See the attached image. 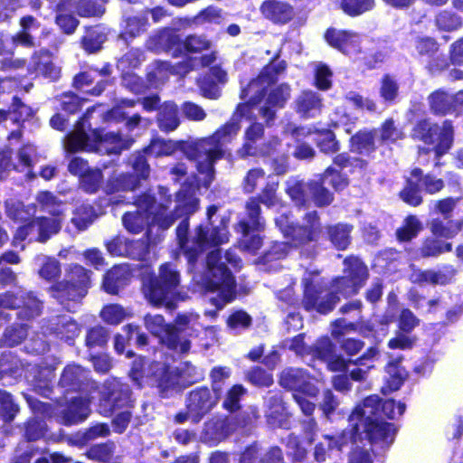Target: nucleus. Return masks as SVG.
<instances>
[{
    "label": "nucleus",
    "mask_w": 463,
    "mask_h": 463,
    "mask_svg": "<svg viewBox=\"0 0 463 463\" xmlns=\"http://www.w3.org/2000/svg\"><path fill=\"white\" fill-rule=\"evenodd\" d=\"M151 233H146L143 241L128 242L125 250H118V254H128L133 257L142 258L148 250V241L151 240Z\"/></svg>",
    "instance_id": "nucleus-48"
},
{
    "label": "nucleus",
    "mask_w": 463,
    "mask_h": 463,
    "mask_svg": "<svg viewBox=\"0 0 463 463\" xmlns=\"http://www.w3.org/2000/svg\"><path fill=\"white\" fill-rule=\"evenodd\" d=\"M9 393L0 390V415L5 420H12L17 411Z\"/></svg>",
    "instance_id": "nucleus-52"
},
{
    "label": "nucleus",
    "mask_w": 463,
    "mask_h": 463,
    "mask_svg": "<svg viewBox=\"0 0 463 463\" xmlns=\"http://www.w3.org/2000/svg\"><path fill=\"white\" fill-rule=\"evenodd\" d=\"M132 142V139L123 138L114 132L103 134L99 130L92 129L87 133L83 118L77 124L74 131L67 136L64 146L69 152L86 150L119 154L123 149L128 148Z\"/></svg>",
    "instance_id": "nucleus-4"
},
{
    "label": "nucleus",
    "mask_w": 463,
    "mask_h": 463,
    "mask_svg": "<svg viewBox=\"0 0 463 463\" xmlns=\"http://www.w3.org/2000/svg\"><path fill=\"white\" fill-rule=\"evenodd\" d=\"M11 155L9 147L0 152V178L6 177L11 170L23 171L33 165L35 149L30 144L23 146L17 152L18 164L13 162Z\"/></svg>",
    "instance_id": "nucleus-17"
},
{
    "label": "nucleus",
    "mask_w": 463,
    "mask_h": 463,
    "mask_svg": "<svg viewBox=\"0 0 463 463\" xmlns=\"http://www.w3.org/2000/svg\"><path fill=\"white\" fill-rule=\"evenodd\" d=\"M386 370L392 378L390 382L391 389L397 390L406 377L405 371L399 366L397 361L389 363Z\"/></svg>",
    "instance_id": "nucleus-57"
},
{
    "label": "nucleus",
    "mask_w": 463,
    "mask_h": 463,
    "mask_svg": "<svg viewBox=\"0 0 463 463\" xmlns=\"http://www.w3.org/2000/svg\"><path fill=\"white\" fill-rule=\"evenodd\" d=\"M89 403L90 402L83 398L73 400L65 415L67 421L72 424L85 420L90 413Z\"/></svg>",
    "instance_id": "nucleus-36"
},
{
    "label": "nucleus",
    "mask_w": 463,
    "mask_h": 463,
    "mask_svg": "<svg viewBox=\"0 0 463 463\" xmlns=\"http://www.w3.org/2000/svg\"><path fill=\"white\" fill-rule=\"evenodd\" d=\"M247 220L241 222V232H260L265 229V223L260 216V201L257 198H250L247 204Z\"/></svg>",
    "instance_id": "nucleus-25"
},
{
    "label": "nucleus",
    "mask_w": 463,
    "mask_h": 463,
    "mask_svg": "<svg viewBox=\"0 0 463 463\" xmlns=\"http://www.w3.org/2000/svg\"><path fill=\"white\" fill-rule=\"evenodd\" d=\"M197 185L184 184L175 195V214L167 212V206L156 203L149 194H144L137 200L138 210L135 213H127L122 218L123 224L128 232H136L144 229L148 223L157 224L160 229L170 228L178 216L189 215L197 211L199 200L195 196Z\"/></svg>",
    "instance_id": "nucleus-3"
},
{
    "label": "nucleus",
    "mask_w": 463,
    "mask_h": 463,
    "mask_svg": "<svg viewBox=\"0 0 463 463\" xmlns=\"http://www.w3.org/2000/svg\"><path fill=\"white\" fill-rule=\"evenodd\" d=\"M380 415V399L376 395L365 398L362 403L358 404L349 416V423L353 428L352 439L360 435V430L366 425H370L379 419Z\"/></svg>",
    "instance_id": "nucleus-16"
},
{
    "label": "nucleus",
    "mask_w": 463,
    "mask_h": 463,
    "mask_svg": "<svg viewBox=\"0 0 463 463\" xmlns=\"http://www.w3.org/2000/svg\"><path fill=\"white\" fill-rule=\"evenodd\" d=\"M238 243L242 250L255 253L262 245V238L258 233H242Z\"/></svg>",
    "instance_id": "nucleus-54"
},
{
    "label": "nucleus",
    "mask_w": 463,
    "mask_h": 463,
    "mask_svg": "<svg viewBox=\"0 0 463 463\" xmlns=\"http://www.w3.org/2000/svg\"><path fill=\"white\" fill-rule=\"evenodd\" d=\"M317 142L318 147L324 153H334L338 150V144L335 139V135L330 130L319 132Z\"/></svg>",
    "instance_id": "nucleus-53"
},
{
    "label": "nucleus",
    "mask_w": 463,
    "mask_h": 463,
    "mask_svg": "<svg viewBox=\"0 0 463 463\" xmlns=\"http://www.w3.org/2000/svg\"><path fill=\"white\" fill-rule=\"evenodd\" d=\"M85 378V371L75 364L68 365L62 372L60 383L63 387L73 388Z\"/></svg>",
    "instance_id": "nucleus-43"
},
{
    "label": "nucleus",
    "mask_w": 463,
    "mask_h": 463,
    "mask_svg": "<svg viewBox=\"0 0 463 463\" xmlns=\"http://www.w3.org/2000/svg\"><path fill=\"white\" fill-rule=\"evenodd\" d=\"M96 213L91 206L81 205L76 210L72 218V222L75 224L77 229L85 230L88 228L89 224L94 221Z\"/></svg>",
    "instance_id": "nucleus-45"
},
{
    "label": "nucleus",
    "mask_w": 463,
    "mask_h": 463,
    "mask_svg": "<svg viewBox=\"0 0 463 463\" xmlns=\"http://www.w3.org/2000/svg\"><path fill=\"white\" fill-rule=\"evenodd\" d=\"M107 0H80L77 12L80 16H100L104 14Z\"/></svg>",
    "instance_id": "nucleus-41"
},
{
    "label": "nucleus",
    "mask_w": 463,
    "mask_h": 463,
    "mask_svg": "<svg viewBox=\"0 0 463 463\" xmlns=\"http://www.w3.org/2000/svg\"><path fill=\"white\" fill-rule=\"evenodd\" d=\"M216 60L213 52L203 55L197 59H186L182 62H178L175 65H170L165 61H156L153 63L147 72V78L149 82L157 87L164 83L170 75L177 74L184 76L188 73L191 70L198 67H205L213 64Z\"/></svg>",
    "instance_id": "nucleus-9"
},
{
    "label": "nucleus",
    "mask_w": 463,
    "mask_h": 463,
    "mask_svg": "<svg viewBox=\"0 0 463 463\" xmlns=\"http://www.w3.org/2000/svg\"><path fill=\"white\" fill-rule=\"evenodd\" d=\"M311 277L312 275L308 274V278ZM303 282L305 291L302 304L306 310H316L321 314L333 310L341 296L339 288L334 287V282L328 289L310 285L307 277H305Z\"/></svg>",
    "instance_id": "nucleus-12"
},
{
    "label": "nucleus",
    "mask_w": 463,
    "mask_h": 463,
    "mask_svg": "<svg viewBox=\"0 0 463 463\" xmlns=\"http://www.w3.org/2000/svg\"><path fill=\"white\" fill-rule=\"evenodd\" d=\"M325 39L329 45L346 55L360 52L361 37L352 31L331 28L325 33Z\"/></svg>",
    "instance_id": "nucleus-18"
},
{
    "label": "nucleus",
    "mask_w": 463,
    "mask_h": 463,
    "mask_svg": "<svg viewBox=\"0 0 463 463\" xmlns=\"http://www.w3.org/2000/svg\"><path fill=\"white\" fill-rule=\"evenodd\" d=\"M286 63L274 61L267 65L260 75L242 89L241 99L236 112L224 126L212 136L198 139L186 152L187 156L196 164L200 174L204 175L203 184L208 187L213 179V165L225 155V146L237 136L241 126V118L257 119L262 117L269 122L275 118L276 109L282 108L290 97V88L287 84L274 87L280 74L284 72Z\"/></svg>",
    "instance_id": "nucleus-1"
},
{
    "label": "nucleus",
    "mask_w": 463,
    "mask_h": 463,
    "mask_svg": "<svg viewBox=\"0 0 463 463\" xmlns=\"http://www.w3.org/2000/svg\"><path fill=\"white\" fill-rule=\"evenodd\" d=\"M260 10L267 19L274 23L285 24L294 16V9L289 4L277 0L264 2Z\"/></svg>",
    "instance_id": "nucleus-22"
},
{
    "label": "nucleus",
    "mask_w": 463,
    "mask_h": 463,
    "mask_svg": "<svg viewBox=\"0 0 463 463\" xmlns=\"http://www.w3.org/2000/svg\"><path fill=\"white\" fill-rule=\"evenodd\" d=\"M414 138L422 140L425 144L432 145V149L438 156L447 153L453 141L452 125L445 121L442 128L432 125L427 120L419 122L412 131Z\"/></svg>",
    "instance_id": "nucleus-10"
},
{
    "label": "nucleus",
    "mask_w": 463,
    "mask_h": 463,
    "mask_svg": "<svg viewBox=\"0 0 463 463\" xmlns=\"http://www.w3.org/2000/svg\"><path fill=\"white\" fill-rule=\"evenodd\" d=\"M403 137V133L398 129L392 119L386 120L381 130V138L384 142H395Z\"/></svg>",
    "instance_id": "nucleus-59"
},
{
    "label": "nucleus",
    "mask_w": 463,
    "mask_h": 463,
    "mask_svg": "<svg viewBox=\"0 0 463 463\" xmlns=\"http://www.w3.org/2000/svg\"><path fill=\"white\" fill-rule=\"evenodd\" d=\"M313 381H318V379L316 376H310L302 369H286L280 375V384L295 392L293 397L306 415H311L316 407L315 403L306 398V396L315 397L318 392Z\"/></svg>",
    "instance_id": "nucleus-7"
},
{
    "label": "nucleus",
    "mask_w": 463,
    "mask_h": 463,
    "mask_svg": "<svg viewBox=\"0 0 463 463\" xmlns=\"http://www.w3.org/2000/svg\"><path fill=\"white\" fill-rule=\"evenodd\" d=\"M146 26V18L144 16H133L129 17L126 21L125 34H128L131 37L138 35L141 32L145 31Z\"/></svg>",
    "instance_id": "nucleus-62"
},
{
    "label": "nucleus",
    "mask_w": 463,
    "mask_h": 463,
    "mask_svg": "<svg viewBox=\"0 0 463 463\" xmlns=\"http://www.w3.org/2000/svg\"><path fill=\"white\" fill-rule=\"evenodd\" d=\"M33 208H26L22 203H8L6 204L7 216L16 222L24 225L17 228V232H24V229L32 232H57L61 227L57 218L36 217L33 218Z\"/></svg>",
    "instance_id": "nucleus-11"
},
{
    "label": "nucleus",
    "mask_w": 463,
    "mask_h": 463,
    "mask_svg": "<svg viewBox=\"0 0 463 463\" xmlns=\"http://www.w3.org/2000/svg\"><path fill=\"white\" fill-rule=\"evenodd\" d=\"M179 285L180 278L175 268L165 263L160 267L158 277L144 280L143 289L146 298L151 304L172 309L175 300L184 298L178 290Z\"/></svg>",
    "instance_id": "nucleus-6"
},
{
    "label": "nucleus",
    "mask_w": 463,
    "mask_h": 463,
    "mask_svg": "<svg viewBox=\"0 0 463 463\" xmlns=\"http://www.w3.org/2000/svg\"><path fill=\"white\" fill-rule=\"evenodd\" d=\"M55 334L65 341L69 342L73 340L80 334V327L75 321L71 320V317H61L58 318L55 324Z\"/></svg>",
    "instance_id": "nucleus-37"
},
{
    "label": "nucleus",
    "mask_w": 463,
    "mask_h": 463,
    "mask_svg": "<svg viewBox=\"0 0 463 463\" xmlns=\"http://www.w3.org/2000/svg\"><path fill=\"white\" fill-rule=\"evenodd\" d=\"M344 276L334 280V287L339 288L342 297H349L357 293L368 278L367 267L355 257L344 260Z\"/></svg>",
    "instance_id": "nucleus-13"
},
{
    "label": "nucleus",
    "mask_w": 463,
    "mask_h": 463,
    "mask_svg": "<svg viewBox=\"0 0 463 463\" xmlns=\"http://www.w3.org/2000/svg\"><path fill=\"white\" fill-rule=\"evenodd\" d=\"M211 83L205 80H199L198 85L203 95L209 99H217L220 96V90L216 83H225L227 81V73L220 67H212L210 70Z\"/></svg>",
    "instance_id": "nucleus-29"
},
{
    "label": "nucleus",
    "mask_w": 463,
    "mask_h": 463,
    "mask_svg": "<svg viewBox=\"0 0 463 463\" xmlns=\"http://www.w3.org/2000/svg\"><path fill=\"white\" fill-rule=\"evenodd\" d=\"M430 105L432 111L436 114H446L452 110V98L451 95L438 90L433 92L430 97Z\"/></svg>",
    "instance_id": "nucleus-39"
},
{
    "label": "nucleus",
    "mask_w": 463,
    "mask_h": 463,
    "mask_svg": "<svg viewBox=\"0 0 463 463\" xmlns=\"http://www.w3.org/2000/svg\"><path fill=\"white\" fill-rule=\"evenodd\" d=\"M199 316L189 313L179 315L175 320V326L166 325L161 315H147L145 317L146 329L160 339V342L168 349L176 353L184 354L190 349V341L184 338L182 331L185 326L194 327Z\"/></svg>",
    "instance_id": "nucleus-5"
},
{
    "label": "nucleus",
    "mask_w": 463,
    "mask_h": 463,
    "mask_svg": "<svg viewBox=\"0 0 463 463\" xmlns=\"http://www.w3.org/2000/svg\"><path fill=\"white\" fill-rule=\"evenodd\" d=\"M100 317L108 324H119L127 317V311L119 305H108L100 311Z\"/></svg>",
    "instance_id": "nucleus-46"
},
{
    "label": "nucleus",
    "mask_w": 463,
    "mask_h": 463,
    "mask_svg": "<svg viewBox=\"0 0 463 463\" xmlns=\"http://www.w3.org/2000/svg\"><path fill=\"white\" fill-rule=\"evenodd\" d=\"M420 174V169L416 168L412 170L411 177L407 181V185L401 192V198L412 206H418L422 202L420 195L421 188L418 183Z\"/></svg>",
    "instance_id": "nucleus-28"
},
{
    "label": "nucleus",
    "mask_w": 463,
    "mask_h": 463,
    "mask_svg": "<svg viewBox=\"0 0 463 463\" xmlns=\"http://www.w3.org/2000/svg\"><path fill=\"white\" fill-rule=\"evenodd\" d=\"M137 185V180L136 177L130 175H121L115 179L109 180L105 190L108 194H112L118 191L133 190Z\"/></svg>",
    "instance_id": "nucleus-40"
},
{
    "label": "nucleus",
    "mask_w": 463,
    "mask_h": 463,
    "mask_svg": "<svg viewBox=\"0 0 463 463\" xmlns=\"http://www.w3.org/2000/svg\"><path fill=\"white\" fill-rule=\"evenodd\" d=\"M19 308L21 311L18 315L29 319L40 314L41 302L31 294H28L26 297L22 295L21 307Z\"/></svg>",
    "instance_id": "nucleus-47"
},
{
    "label": "nucleus",
    "mask_w": 463,
    "mask_h": 463,
    "mask_svg": "<svg viewBox=\"0 0 463 463\" xmlns=\"http://www.w3.org/2000/svg\"><path fill=\"white\" fill-rule=\"evenodd\" d=\"M455 275V270L449 267L444 271L417 270L411 275V280L415 283H429L444 285L449 283Z\"/></svg>",
    "instance_id": "nucleus-24"
},
{
    "label": "nucleus",
    "mask_w": 463,
    "mask_h": 463,
    "mask_svg": "<svg viewBox=\"0 0 463 463\" xmlns=\"http://www.w3.org/2000/svg\"><path fill=\"white\" fill-rule=\"evenodd\" d=\"M29 73H35L56 80L60 77L61 69L53 62L52 54L46 51L35 52L28 68Z\"/></svg>",
    "instance_id": "nucleus-19"
},
{
    "label": "nucleus",
    "mask_w": 463,
    "mask_h": 463,
    "mask_svg": "<svg viewBox=\"0 0 463 463\" xmlns=\"http://www.w3.org/2000/svg\"><path fill=\"white\" fill-rule=\"evenodd\" d=\"M105 41L106 33L104 30L99 26H96L87 30L82 38L81 44L88 52H95L101 48Z\"/></svg>",
    "instance_id": "nucleus-34"
},
{
    "label": "nucleus",
    "mask_w": 463,
    "mask_h": 463,
    "mask_svg": "<svg viewBox=\"0 0 463 463\" xmlns=\"http://www.w3.org/2000/svg\"><path fill=\"white\" fill-rule=\"evenodd\" d=\"M101 180L102 175L99 169H90L80 176V184L86 192L95 193L99 188Z\"/></svg>",
    "instance_id": "nucleus-49"
},
{
    "label": "nucleus",
    "mask_w": 463,
    "mask_h": 463,
    "mask_svg": "<svg viewBox=\"0 0 463 463\" xmlns=\"http://www.w3.org/2000/svg\"><path fill=\"white\" fill-rule=\"evenodd\" d=\"M297 112L303 118H314L320 113L321 99L313 91H303L296 99Z\"/></svg>",
    "instance_id": "nucleus-23"
},
{
    "label": "nucleus",
    "mask_w": 463,
    "mask_h": 463,
    "mask_svg": "<svg viewBox=\"0 0 463 463\" xmlns=\"http://www.w3.org/2000/svg\"><path fill=\"white\" fill-rule=\"evenodd\" d=\"M108 332L102 326H95L91 328L86 336V345L90 347L102 346L107 343Z\"/></svg>",
    "instance_id": "nucleus-55"
},
{
    "label": "nucleus",
    "mask_w": 463,
    "mask_h": 463,
    "mask_svg": "<svg viewBox=\"0 0 463 463\" xmlns=\"http://www.w3.org/2000/svg\"><path fill=\"white\" fill-rule=\"evenodd\" d=\"M158 123L161 129L171 131L177 128L179 119L177 108L174 103H165L160 109Z\"/></svg>",
    "instance_id": "nucleus-33"
},
{
    "label": "nucleus",
    "mask_w": 463,
    "mask_h": 463,
    "mask_svg": "<svg viewBox=\"0 0 463 463\" xmlns=\"http://www.w3.org/2000/svg\"><path fill=\"white\" fill-rule=\"evenodd\" d=\"M179 44L180 39L176 33L173 30L165 29L150 37L147 48L155 52L170 51Z\"/></svg>",
    "instance_id": "nucleus-26"
},
{
    "label": "nucleus",
    "mask_w": 463,
    "mask_h": 463,
    "mask_svg": "<svg viewBox=\"0 0 463 463\" xmlns=\"http://www.w3.org/2000/svg\"><path fill=\"white\" fill-rule=\"evenodd\" d=\"M395 432L396 430L392 424L383 422L379 418L360 430V435L364 433L372 442L388 446L393 441Z\"/></svg>",
    "instance_id": "nucleus-21"
},
{
    "label": "nucleus",
    "mask_w": 463,
    "mask_h": 463,
    "mask_svg": "<svg viewBox=\"0 0 463 463\" xmlns=\"http://www.w3.org/2000/svg\"><path fill=\"white\" fill-rule=\"evenodd\" d=\"M220 393L207 388H195L189 392L186 399L187 416L193 421L200 420L218 403Z\"/></svg>",
    "instance_id": "nucleus-14"
},
{
    "label": "nucleus",
    "mask_w": 463,
    "mask_h": 463,
    "mask_svg": "<svg viewBox=\"0 0 463 463\" xmlns=\"http://www.w3.org/2000/svg\"><path fill=\"white\" fill-rule=\"evenodd\" d=\"M67 277L66 281L52 288V294L69 311H71L74 305H71L70 301L76 303L86 295L90 276L84 268L74 265L70 269Z\"/></svg>",
    "instance_id": "nucleus-8"
},
{
    "label": "nucleus",
    "mask_w": 463,
    "mask_h": 463,
    "mask_svg": "<svg viewBox=\"0 0 463 463\" xmlns=\"http://www.w3.org/2000/svg\"><path fill=\"white\" fill-rule=\"evenodd\" d=\"M374 0H342L341 6L345 13L355 16L371 10Z\"/></svg>",
    "instance_id": "nucleus-44"
},
{
    "label": "nucleus",
    "mask_w": 463,
    "mask_h": 463,
    "mask_svg": "<svg viewBox=\"0 0 463 463\" xmlns=\"http://www.w3.org/2000/svg\"><path fill=\"white\" fill-rule=\"evenodd\" d=\"M313 184L290 179L288 181L287 193L298 205L305 204L311 197Z\"/></svg>",
    "instance_id": "nucleus-31"
},
{
    "label": "nucleus",
    "mask_w": 463,
    "mask_h": 463,
    "mask_svg": "<svg viewBox=\"0 0 463 463\" xmlns=\"http://www.w3.org/2000/svg\"><path fill=\"white\" fill-rule=\"evenodd\" d=\"M130 163L136 174L142 179H146L148 177L150 173L149 165L146 163V160L144 155L141 152H137L133 154L130 157Z\"/></svg>",
    "instance_id": "nucleus-60"
},
{
    "label": "nucleus",
    "mask_w": 463,
    "mask_h": 463,
    "mask_svg": "<svg viewBox=\"0 0 463 463\" xmlns=\"http://www.w3.org/2000/svg\"><path fill=\"white\" fill-rule=\"evenodd\" d=\"M60 272L59 262L55 259L46 258L39 270V275L46 280H52L58 277Z\"/></svg>",
    "instance_id": "nucleus-64"
},
{
    "label": "nucleus",
    "mask_w": 463,
    "mask_h": 463,
    "mask_svg": "<svg viewBox=\"0 0 463 463\" xmlns=\"http://www.w3.org/2000/svg\"><path fill=\"white\" fill-rule=\"evenodd\" d=\"M179 243L189 261L196 259L203 251L211 250L207 255V271L202 279V287L206 293L216 294L210 302L222 309L235 297V281L222 260L220 250L216 247L228 240L227 233H180Z\"/></svg>",
    "instance_id": "nucleus-2"
},
{
    "label": "nucleus",
    "mask_w": 463,
    "mask_h": 463,
    "mask_svg": "<svg viewBox=\"0 0 463 463\" xmlns=\"http://www.w3.org/2000/svg\"><path fill=\"white\" fill-rule=\"evenodd\" d=\"M128 386L119 383L116 379H110L104 383L100 391L99 412L109 415L117 408H122L129 401Z\"/></svg>",
    "instance_id": "nucleus-15"
},
{
    "label": "nucleus",
    "mask_w": 463,
    "mask_h": 463,
    "mask_svg": "<svg viewBox=\"0 0 463 463\" xmlns=\"http://www.w3.org/2000/svg\"><path fill=\"white\" fill-rule=\"evenodd\" d=\"M8 115L12 116L11 118L14 121H24L32 117L33 110L20 99H14L12 105V110L9 111Z\"/></svg>",
    "instance_id": "nucleus-56"
},
{
    "label": "nucleus",
    "mask_w": 463,
    "mask_h": 463,
    "mask_svg": "<svg viewBox=\"0 0 463 463\" xmlns=\"http://www.w3.org/2000/svg\"><path fill=\"white\" fill-rule=\"evenodd\" d=\"M437 27L440 31L453 32L462 26V18L449 10H443L439 12L435 19Z\"/></svg>",
    "instance_id": "nucleus-35"
},
{
    "label": "nucleus",
    "mask_w": 463,
    "mask_h": 463,
    "mask_svg": "<svg viewBox=\"0 0 463 463\" xmlns=\"http://www.w3.org/2000/svg\"><path fill=\"white\" fill-rule=\"evenodd\" d=\"M264 129L261 124L253 123L245 131V141L242 147L238 151L241 156H255L258 154L269 153L266 146H259Z\"/></svg>",
    "instance_id": "nucleus-20"
},
{
    "label": "nucleus",
    "mask_w": 463,
    "mask_h": 463,
    "mask_svg": "<svg viewBox=\"0 0 463 463\" xmlns=\"http://www.w3.org/2000/svg\"><path fill=\"white\" fill-rule=\"evenodd\" d=\"M183 46L188 52H201L211 49L212 43L202 35H190L183 43Z\"/></svg>",
    "instance_id": "nucleus-51"
},
{
    "label": "nucleus",
    "mask_w": 463,
    "mask_h": 463,
    "mask_svg": "<svg viewBox=\"0 0 463 463\" xmlns=\"http://www.w3.org/2000/svg\"><path fill=\"white\" fill-rule=\"evenodd\" d=\"M27 335V330L24 326L7 328L5 332V342L7 345L20 344Z\"/></svg>",
    "instance_id": "nucleus-63"
},
{
    "label": "nucleus",
    "mask_w": 463,
    "mask_h": 463,
    "mask_svg": "<svg viewBox=\"0 0 463 463\" xmlns=\"http://www.w3.org/2000/svg\"><path fill=\"white\" fill-rule=\"evenodd\" d=\"M128 277L129 273L126 267H114L105 275L103 280L105 291L110 294H117L118 289L127 283Z\"/></svg>",
    "instance_id": "nucleus-27"
},
{
    "label": "nucleus",
    "mask_w": 463,
    "mask_h": 463,
    "mask_svg": "<svg viewBox=\"0 0 463 463\" xmlns=\"http://www.w3.org/2000/svg\"><path fill=\"white\" fill-rule=\"evenodd\" d=\"M418 183L421 190H424L429 194H435L440 191L444 186V183L441 179L430 175L423 176L422 173L419 176Z\"/></svg>",
    "instance_id": "nucleus-58"
},
{
    "label": "nucleus",
    "mask_w": 463,
    "mask_h": 463,
    "mask_svg": "<svg viewBox=\"0 0 463 463\" xmlns=\"http://www.w3.org/2000/svg\"><path fill=\"white\" fill-rule=\"evenodd\" d=\"M150 371L163 389L174 388L179 383L177 373L165 364L156 362L151 365Z\"/></svg>",
    "instance_id": "nucleus-30"
},
{
    "label": "nucleus",
    "mask_w": 463,
    "mask_h": 463,
    "mask_svg": "<svg viewBox=\"0 0 463 463\" xmlns=\"http://www.w3.org/2000/svg\"><path fill=\"white\" fill-rule=\"evenodd\" d=\"M177 144L171 140L163 138H154L149 146L145 148L144 153L149 154L154 156H171L177 150Z\"/></svg>",
    "instance_id": "nucleus-38"
},
{
    "label": "nucleus",
    "mask_w": 463,
    "mask_h": 463,
    "mask_svg": "<svg viewBox=\"0 0 463 463\" xmlns=\"http://www.w3.org/2000/svg\"><path fill=\"white\" fill-rule=\"evenodd\" d=\"M420 323V320L408 308L402 309L399 317V328L404 333H410Z\"/></svg>",
    "instance_id": "nucleus-61"
},
{
    "label": "nucleus",
    "mask_w": 463,
    "mask_h": 463,
    "mask_svg": "<svg viewBox=\"0 0 463 463\" xmlns=\"http://www.w3.org/2000/svg\"><path fill=\"white\" fill-rule=\"evenodd\" d=\"M343 442L335 439L333 437L325 435L315 445L313 456L317 462L322 463L330 457L334 449H341Z\"/></svg>",
    "instance_id": "nucleus-32"
},
{
    "label": "nucleus",
    "mask_w": 463,
    "mask_h": 463,
    "mask_svg": "<svg viewBox=\"0 0 463 463\" xmlns=\"http://www.w3.org/2000/svg\"><path fill=\"white\" fill-rule=\"evenodd\" d=\"M245 393V389L242 385H233L226 393L222 406L230 411H234L240 409V401L241 396Z\"/></svg>",
    "instance_id": "nucleus-50"
},
{
    "label": "nucleus",
    "mask_w": 463,
    "mask_h": 463,
    "mask_svg": "<svg viewBox=\"0 0 463 463\" xmlns=\"http://www.w3.org/2000/svg\"><path fill=\"white\" fill-rule=\"evenodd\" d=\"M373 147V137L371 132L361 131L351 138V148L354 152L366 154Z\"/></svg>",
    "instance_id": "nucleus-42"
}]
</instances>
